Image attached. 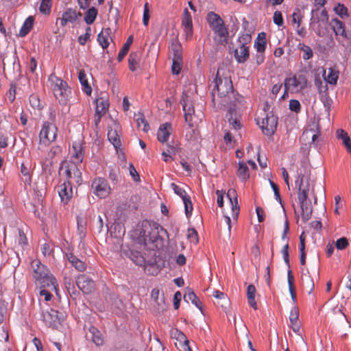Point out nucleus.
<instances>
[{
    "instance_id": "1",
    "label": "nucleus",
    "mask_w": 351,
    "mask_h": 351,
    "mask_svg": "<svg viewBox=\"0 0 351 351\" xmlns=\"http://www.w3.org/2000/svg\"><path fill=\"white\" fill-rule=\"evenodd\" d=\"M221 69H218L215 80L217 95L213 93V101L221 107L234 106L236 101L241 102L235 97L233 85L230 76L221 74Z\"/></svg>"
},
{
    "instance_id": "2",
    "label": "nucleus",
    "mask_w": 351,
    "mask_h": 351,
    "mask_svg": "<svg viewBox=\"0 0 351 351\" xmlns=\"http://www.w3.org/2000/svg\"><path fill=\"white\" fill-rule=\"evenodd\" d=\"M138 232L137 237L138 243L152 250L155 248H159L163 245V239L160 233H167V231L158 224L152 223L147 221L143 222Z\"/></svg>"
},
{
    "instance_id": "3",
    "label": "nucleus",
    "mask_w": 351,
    "mask_h": 351,
    "mask_svg": "<svg viewBox=\"0 0 351 351\" xmlns=\"http://www.w3.org/2000/svg\"><path fill=\"white\" fill-rule=\"evenodd\" d=\"M31 267L34 279L41 287H51V290L58 292L56 279L45 265L36 259L32 261Z\"/></svg>"
},
{
    "instance_id": "4",
    "label": "nucleus",
    "mask_w": 351,
    "mask_h": 351,
    "mask_svg": "<svg viewBox=\"0 0 351 351\" xmlns=\"http://www.w3.org/2000/svg\"><path fill=\"white\" fill-rule=\"evenodd\" d=\"M206 19L215 34V41L219 45H226L228 42L229 32L223 20L214 12H209Z\"/></svg>"
},
{
    "instance_id": "5",
    "label": "nucleus",
    "mask_w": 351,
    "mask_h": 351,
    "mask_svg": "<svg viewBox=\"0 0 351 351\" xmlns=\"http://www.w3.org/2000/svg\"><path fill=\"white\" fill-rule=\"evenodd\" d=\"M49 81L51 83L53 95L58 100L59 103L63 105L66 104L69 100L71 93V88L69 87L67 83L54 74L49 75Z\"/></svg>"
},
{
    "instance_id": "6",
    "label": "nucleus",
    "mask_w": 351,
    "mask_h": 351,
    "mask_svg": "<svg viewBox=\"0 0 351 351\" xmlns=\"http://www.w3.org/2000/svg\"><path fill=\"white\" fill-rule=\"evenodd\" d=\"M65 171L66 176L68 180V184L73 183L80 184L82 180V173L74 162H63L60 168V171Z\"/></svg>"
},
{
    "instance_id": "7",
    "label": "nucleus",
    "mask_w": 351,
    "mask_h": 351,
    "mask_svg": "<svg viewBox=\"0 0 351 351\" xmlns=\"http://www.w3.org/2000/svg\"><path fill=\"white\" fill-rule=\"evenodd\" d=\"M307 86V80L303 75L298 76L294 75L291 77L286 78L285 80V87L286 90L291 92H298L304 89Z\"/></svg>"
},
{
    "instance_id": "8",
    "label": "nucleus",
    "mask_w": 351,
    "mask_h": 351,
    "mask_svg": "<svg viewBox=\"0 0 351 351\" xmlns=\"http://www.w3.org/2000/svg\"><path fill=\"white\" fill-rule=\"evenodd\" d=\"M58 129L56 126L48 121L45 122L40 132V142L47 143L53 142L56 140Z\"/></svg>"
},
{
    "instance_id": "9",
    "label": "nucleus",
    "mask_w": 351,
    "mask_h": 351,
    "mask_svg": "<svg viewBox=\"0 0 351 351\" xmlns=\"http://www.w3.org/2000/svg\"><path fill=\"white\" fill-rule=\"evenodd\" d=\"M180 103L182 105L183 110L184 112L185 121L188 123V125L190 128H191L192 132H194L193 117L195 116V109L192 104V101L189 96L186 95L182 96Z\"/></svg>"
},
{
    "instance_id": "10",
    "label": "nucleus",
    "mask_w": 351,
    "mask_h": 351,
    "mask_svg": "<svg viewBox=\"0 0 351 351\" xmlns=\"http://www.w3.org/2000/svg\"><path fill=\"white\" fill-rule=\"evenodd\" d=\"M261 130L267 136H271L276 130L278 125V117L272 112H268L266 117L263 119L261 123Z\"/></svg>"
},
{
    "instance_id": "11",
    "label": "nucleus",
    "mask_w": 351,
    "mask_h": 351,
    "mask_svg": "<svg viewBox=\"0 0 351 351\" xmlns=\"http://www.w3.org/2000/svg\"><path fill=\"white\" fill-rule=\"evenodd\" d=\"M92 188L96 195L100 197H106L110 193V188L107 180L102 178L95 179L92 182Z\"/></svg>"
},
{
    "instance_id": "12",
    "label": "nucleus",
    "mask_w": 351,
    "mask_h": 351,
    "mask_svg": "<svg viewBox=\"0 0 351 351\" xmlns=\"http://www.w3.org/2000/svg\"><path fill=\"white\" fill-rule=\"evenodd\" d=\"M296 184H298L299 191H298V200H305L308 199L309 192V179L305 178V176L301 173L298 175V178L296 180Z\"/></svg>"
},
{
    "instance_id": "13",
    "label": "nucleus",
    "mask_w": 351,
    "mask_h": 351,
    "mask_svg": "<svg viewBox=\"0 0 351 351\" xmlns=\"http://www.w3.org/2000/svg\"><path fill=\"white\" fill-rule=\"evenodd\" d=\"M76 285L78 288L86 294L91 293L95 289V282L85 274L80 275L76 279Z\"/></svg>"
},
{
    "instance_id": "14",
    "label": "nucleus",
    "mask_w": 351,
    "mask_h": 351,
    "mask_svg": "<svg viewBox=\"0 0 351 351\" xmlns=\"http://www.w3.org/2000/svg\"><path fill=\"white\" fill-rule=\"evenodd\" d=\"M43 320L45 324L50 328H57L60 323L58 312L51 309L49 311L43 312L42 314Z\"/></svg>"
},
{
    "instance_id": "15",
    "label": "nucleus",
    "mask_w": 351,
    "mask_h": 351,
    "mask_svg": "<svg viewBox=\"0 0 351 351\" xmlns=\"http://www.w3.org/2000/svg\"><path fill=\"white\" fill-rule=\"evenodd\" d=\"M108 138L116 149L121 146L120 126L117 123L114 122L112 125L109 126Z\"/></svg>"
},
{
    "instance_id": "16",
    "label": "nucleus",
    "mask_w": 351,
    "mask_h": 351,
    "mask_svg": "<svg viewBox=\"0 0 351 351\" xmlns=\"http://www.w3.org/2000/svg\"><path fill=\"white\" fill-rule=\"evenodd\" d=\"M336 36H341L347 39L351 38V33L346 32L345 25L337 19H332L330 24Z\"/></svg>"
},
{
    "instance_id": "17",
    "label": "nucleus",
    "mask_w": 351,
    "mask_h": 351,
    "mask_svg": "<svg viewBox=\"0 0 351 351\" xmlns=\"http://www.w3.org/2000/svg\"><path fill=\"white\" fill-rule=\"evenodd\" d=\"M328 21V16L326 10H321L319 8L312 10L310 20L311 26L321 22L327 23Z\"/></svg>"
},
{
    "instance_id": "18",
    "label": "nucleus",
    "mask_w": 351,
    "mask_h": 351,
    "mask_svg": "<svg viewBox=\"0 0 351 351\" xmlns=\"http://www.w3.org/2000/svg\"><path fill=\"white\" fill-rule=\"evenodd\" d=\"M239 40L241 43V45L235 49L234 58L239 63H244L250 56L249 47L241 42V38Z\"/></svg>"
},
{
    "instance_id": "19",
    "label": "nucleus",
    "mask_w": 351,
    "mask_h": 351,
    "mask_svg": "<svg viewBox=\"0 0 351 351\" xmlns=\"http://www.w3.org/2000/svg\"><path fill=\"white\" fill-rule=\"evenodd\" d=\"M81 16L82 14L80 12H76L73 9H68L62 14L61 18L58 19V21H60L62 27H64L68 23H74Z\"/></svg>"
},
{
    "instance_id": "20",
    "label": "nucleus",
    "mask_w": 351,
    "mask_h": 351,
    "mask_svg": "<svg viewBox=\"0 0 351 351\" xmlns=\"http://www.w3.org/2000/svg\"><path fill=\"white\" fill-rule=\"evenodd\" d=\"M227 197L232 204V217L237 219L239 214L237 191L234 189H229L227 193Z\"/></svg>"
},
{
    "instance_id": "21",
    "label": "nucleus",
    "mask_w": 351,
    "mask_h": 351,
    "mask_svg": "<svg viewBox=\"0 0 351 351\" xmlns=\"http://www.w3.org/2000/svg\"><path fill=\"white\" fill-rule=\"evenodd\" d=\"M182 25L184 27V31L186 36H191L193 34V22L191 16L187 8L184 10Z\"/></svg>"
},
{
    "instance_id": "22",
    "label": "nucleus",
    "mask_w": 351,
    "mask_h": 351,
    "mask_svg": "<svg viewBox=\"0 0 351 351\" xmlns=\"http://www.w3.org/2000/svg\"><path fill=\"white\" fill-rule=\"evenodd\" d=\"M86 338L91 340L95 345L100 346L103 344V338L99 330L95 326H90L88 332H86Z\"/></svg>"
},
{
    "instance_id": "23",
    "label": "nucleus",
    "mask_w": 351,
    "mask_h": 351,
    "mask_svg": "<svg viewBox=\"0 0 351 351\" xmlns=\"http://www.w3.org/2000/svg\"><path fill=\"white\" fill-rule=\"evenodd\" d=\"M172 131L171 124L165 123L161 125L158 130L157 138L161 143L167 142Z\"/></svg>"
},
{
    "instance_id": "24",
    "label": "nucleus",
    "mask_w": 351,
    "mask_h": 351,
    "mask_svg": "<svg viewBox=\"0 0 351 351\" xmlns=\"http://www.w3.org/2000/svg\"><path fill=\"white\" fill-rule=\"evenodd\" d=\"M300 208L302 209V219L306 222L310 219L313 213L311 199H305L299 201Z\"/></svg>"
},
{
    "instance_id": "25",
    "label": "nucleus",
    "mask_w": 351,
    "mask_h": 351,
    "mask_svg": "<svg viewBox=\"0 0 351 351\" xmlns=\"http://www.w3.org/2000/svg\"><path fill=\"white\" fill-rule=\"evenodd\" d=\"M112 30L110 28L107 27L103 29L97 36V41L101 47L105 49L109 45V40H112L111 38Z\"/></svg>"
},
{
    "instance_id": "26",
    "label": "nucleus",
    "mask_w": 351,
    "mask_h": 351,
    "mask_svg": "<svg viewBox=\"0 0 351 351\" xmlns=\"http://www.w3.org/2000/svg\"><path fill=\"white\" fill-rule=\"evenodd\" d=\"M299 310L297 307H293L289 315V320L291 323V328L293 332L298 333L300 331V324L299 322Z\"/></svg>"
},
{
    "instance_id": "27",
    "label": "nucleus",
    "mask_w": 351,
    "mask_h": 351,
    "mask_svg": "<svg viewBox=\"0 0 351 351\" xmlns=\"http://www.w3.org/2000/svg\"><path fill=\"white\" fill-rule=\"evenodd\" d=\"M66 258L69 262L73 266L77 271H84L86 269V265L84 261L78 258L73 253H67L66 254Z\"/></svg>"
},
{
    "instance_id": "28",
    "label": "nucleus",
    "mask_w": 351,
    "mask_h": 351,
    "mask_svg": "<svg viewBox=\"0 0 351 351\" xmlns=\"http://www.w3.org/2000/svg\"><path fill=\"white\" fill-rule=\"evenodd\" d=\"M58 194L62 202H67L72 197L73 191L71 184L63 183L58 187Z\"/></svg>"
},
{
    "instance_id": "29",
    "label": "nucleus",
    "mask_w": 351,
    "mask_h": 351,
    "mask_svg": "<svg viewBox=\"0 0 351 351\" xmlns=\"http://www.w3.org/2000/svg\"><path fill=\"white\" fill-rule=\"evenodd\" d=\"M320 136V128L317 123H313L312 128L306 130L303 134L302 137H311V142L315 143V141Z\"/></svg>"
},
{
    "instance_id": "30",
    "label": "nucleus",
    "mask_w": 351,
    "mask_h": 351,
    "mask_svg": "<svg viewBox=\"0 0 351 351\" xmlns=\"http://www.w3.org/2000/svg\"><path fill=\"white\" fill-rule=\"evenodd\" d=\"M339 71L335 68L330 67L328 69V73L326 75V71L324 73V80L327 83L331 85H336L339 79Z\"/></svg>"
},
{
    "instance_id": "31",
    "label": "nucleus",
    "mask_w": 351,
    "mask_h": 351,
    "mask_svg": "<svg viewBox=\"0 0 351 351\" xmlns=\"http://www.w3.org/2000/svg\"><path fill=\"white\" fill-rule=\"evenodd\" d=\"M266 44V34L265 32L259 33L254 42V47H256L257 52H265Z\"/></svg>"
},
{
    "instance_id": "32",
    "label": "nucleus",
    "mask_w": 351,
    "mask_h": 351,
    "mask_svg": "<svg viewBox=\"0 0 351 351\" xmlns=\"http://www.w3.org/2000/svg\"><path fill=\"white\" fill-rule=\"evenodd\" d=\"M337 138L341 139L343 144L346 147L348 152H351V140L348 133L343 129H339L336 132Z\"/></svg>"
},
{
    "instance_id": "33",
    "label": "nucleus",
    "mask_w": 351,
    "mask_h": 351,
    "mask_svg": "<svg viewBox=\"0 0 351 351\" xmlns=\"http://www.w3.org/2000/svg\"><path fill=\"white\" fill-rule=\"evenodd\" d=\"M171 46L173 53V59H182V47L179 40L177 38L172 39Z\"/></svg>"
},
{
    "instance_id": "34",
    "label": "nucleus",
    "mask_w": 351,
    "mask_h": 351,
    "mask_svg": "<svg viewBox=\"0 0 351 351\" xmlns=\"http://www.w3.org/2000/svg\"><path fill=\"white\" fill-rule=\"evenodd\" d=\"M34 19L33 16H29L24 22V23L23 24L20 31H19V35L21 36V37H24L29 32L30 30L32 29L33 27V25H34Z\"/></svg>"
},
{
    "instance_id": "35",
    "label": "nucleus",
    "mask_w": 351,
    "mask_h": 351,
    "mask_svg": "<svg viewBox=\"0 0 351 351\" xmlns=\"http://www.w3.org/2000/svg\"><path fill=\"white\" fill-rule=\"evenodd\" d=\"M184 300L186 302H191L202 312V302L193 291H189L186 292L184 295Z\"/></svg>"
},
{
    "instance_id": "36",
    "label": "nucleus",
    "mask_w": 351,
    "mask_h": 351,
    "mask_svg": "<svg viewBox=\"0 0 351 351\" xmlns=\"http://www.w3.org/2000/svg\"><path fill=\"white\" fill-rule=\"evenodd\" d=\"M96 114H99L100 115H105L108 107L109 104L107 100L104 99L103 98H99L96 99Z\"/></svg>"
},
{
    "instance_id": "37",
    "label": "nucleus",
    "mask_w": 351,
    "mask_h": 351,
    "mask_svg": "<svg viewBox=\"0 0 351 351\" xmlns=\"http://www.w3.org/2000/svg\"><path fill=\"white\" fill-rule=\"evenodd\" d=\"M141 59L140 53L138 51L132 52L128 58L129 68L131 71L136 70L137 65Z\"/></svg>"
},
{
    "instance_id": "38",
    "label": "nucleus",
    "mask_w": 351,
    "mask_h": 351,
    "mask_svg": "<svg viewBox=\"0 0 351 351\" xmlns=\"http://www.w3.org/2000/svg\"><path fill=\"white\" fill-rule=\"evenodd\" d=\"M79 80L82 86L84 91L88 95H90L92 93V88L88 82V80L86 79V75L84 70H80L78 75Z\"/></svg>"
},
{
    "instance_id": "39",
    "label": "nucleus",
    "mask_w": 351,
    "mask_h": 351,
    "mask_svg": "<svg viewBox=\"0 0 351 351\" xmlns=\"http://www.w3.org/2000/svg\"><path fill=\"white\" fill-rule=\"evenodd\" d=\"M256 288L253 285H248L247 288V297L250 305L254 308L257 309V304L255 300Z\"/></svg>"
},
{
    "instance_id": "40",
    "label": "nucleus",
    "mask_w": 351,
    "mask_h": 351,
    "mask_svg": "<svg viewBox=\"0 0 351 351\" xmlns=\"http://www.w3.org/2000/svg\"><path fill=\"white\" fill-rule=\"evenodd\" d=\"M133 42V37L132 36H129L127 39L125 43L123 45L122 49L119 51L118 56H117V60L119 62H121L124 57L126 56V54L128 53L129 49L130 48V46Z\"/></svg>"
},
{
    "instance_id": "41",
    "label": "nucleus",
    "mask_w": 351,
    "mask_h": 351,
    "mask_svg": "<svg viewBox=\"0 0 351 351\" xmlns=\"http://www.w3.org/2000/svg\"><path fill=\"white\" fill-rule=\"evenodd\" d=\"M234 114H235L234 108H233L232 106H230L226 117L232 128L235 130H237L240 128L241 124L237 119L233 118Z\"/></svg>"
},
{
    "instance_id": "42",
    "label": "nucleus",
    "mask_w": 351,
    "mask_h": 351,
    "mask_svg": "<svg viewBox=\"0 0 351 351\" xmlns=\"http://www.w3.org/2000/svg\"><path fill=\"white\" fill-rule=\"evenodd\" d=\"M298 48L303 52L302 58L304 60H307L313 58V52L309 46L306 45L304 43H299Z\"/></svg>"
},
{
    "instance_id": "43",
    "label": "nucleus",
    "mask_w": 351,
    "mask_h": 351,
    "mask_svg": "<svg viewBox=\"0 0 351 351\" xmlns=\"http://www.w3.org/2000/svg\"><path fill=\"white\" fill-rule=\"evenodd\" d=\"M302 280L304 287L308 291V293H311L314 288V283L311 276L308 274H302Z\"/></svg>"
},
{
    "instance_id": "44",
    "label": "nucleus",
    "mask_w": 351,
    "mask_h": 351,
    "mask_svg": "<svg viewBox=\"0 0 351 351\" xmlns=\"http://www.w3.org/2000/svg\"><path fill=\"white\" fill-rule=\"evenodd\" d=\"M97 15V10L95 8L92 7V8H89L85 14L84 20H85L86 23L88 25L92 24L95 21Z\"/></svg>"
},
{
    "instance_id": "45",
    "label": "nucleus",
    "mask_w": 351,
    "mask_h": 351,
    "mask_svg": "<svg viewBox=\"0 0 351 351\" xmlns=\"http://www.w3.org/2000/svg\"><path fill=\"white\" fill-rule=\"evenodd\" d=\"M239 169H238V176L243 180H245L250 177V174L248 172V167L243 162L239 163Z\"/></svg>"
},
{
    "instance_id": "46",
    "label": "nucleus",
    "mask_w": 351,
    "mask_h": 351,
    "mask_svg": "<svg viewBox=\"0 0 351 351\" xmlns=\"http://www.w3.org/2000/svg\"><path fill=\"white\" fill-rule=\"evenodd\" d=\"M51 0H42L39 7V11L44 14H49L51 12Z\"/></svg>"
},
{
    "instance_id": "47",
    "label": "nucleus",
    "mask_w": 351,
    "mask_h": 351,
    "mask_svg": "<svg viewBox=\"0 0 351 351\" xmlns=\"http://www.w3.org/2000/svg\"><path fill=\"white\" fill-rule=\"evenodd\" d=\"M315 84L317 87L319 95H323L328 93V88L326 84H324L319 78L315 80Z\"/></svg>"
},
{
    "instance_id": "48",
    "label": "nucleus",
    "mask_w": 351,
    "mask_h": 351,
    "mask_svg": "<svg viewBox=\"0 0 351 351\" xmlns=\"http://www.w3.org/2000/svg\"><path fill=\"white\" fill-rule=\"evenodd\" d=\"M182 65V59H173L171 66L172 73L178 75L180 73Z\"/></svg>"
},
{
    "instance_id": "49",
    "label": "nucleus",
    "mask_w": 351,
    "mask_h": 351,
    "mask_svg": "<svg viewBox=\"0 0 351 351\" xmlns=\"http://www.w3.org/2000/svg\"><path fill=\"white\" fill-rule=\"evenodd\" d=\"M170 332L171 337L175 338L178 342L183 341L186 338V335L177 328L171 329Z\"/></svg>"
},
{
    "instance_id": "50",
    "label": "nucleus",
    "mask_w": 351,
    "mask_h": 351,
    "mask_svg": "<svg viewBox=\"0 0 351 351\" xmlns=\"http://www.w3.org/2000/svg\"><path fill=\"white\" fill-rule=\"evenodd\" d=\"M86 221L83 218H77V231L80 238L85 237Z\"/></svg>"
},
{
    "instance_id": "51",
    "label": "nucleus",
    "mask_w": 351,
    "mask_h": 351,
    "mask_svg": "<svg viewBox=\"0 0 351 351\" xmlns=\"http://www.w3.org/2000/svg\"><path fill=\"white\" fill-rule=\"evenodd\" d=\"M171 187L174 191L175 193L179 195L182 199V200L189 197L182 188L180 187L175 183L171 184Z\"/></svg>"
},
{
    "instance_id": "52",
    "label": "nucleus",
    "mask_w": 351,
    "mask_h": 351,
    "mask_svg": "<svg viewBox=\"0 0 351 351\" xmlns=\"http://www.w3.org/2000/svg\"><path fill=\"white\" fill-rule=\"evenodd\" d=\"M334 10L342 19L348 16V9L343 4L339 3L334 8Z\"/></svg>"
},
{
    "instance_id": "53",
    "label": "nucleus",
    "mask_w": 351,
    "mask_h": 351,
    "mask_svg": "<svg viewBox=\"0 0 351 351\" xmlns=\"http://www.w3.org/2000/svg\"><path fill=\"white\" fill-rule=\"evenodd\" d=\"M187 238L194 244H197L198 243L197 232L195 228H189L188 230Z\"/></svg>"
},
{
    "instance_id": "54",
    "label": "nucleus",
    "mask_w": 351,
    "mask_h": 351,
    "mask_svg": "<svg viewBox=\"0 0 351 351\" xmlns=\"http://www.w3.org/2000/svg\"><path fill=\"white\" fill-rule=\"evenodd\" d=\"M64 286L69 294H75V286L71 278H64Z\"/></svg>"
},
{
    "instance_id": "55",
    "label": "nucleus",
    "mask_w": 351,
    "mask_h": 351,
    "mask_svg": "<svg viewBox=\"0 0 351 351\" xmlns=\"http://www.w3.org/2000/svg\"><path fill=\"white\" fill-rule=\"evenodd\" d=\"M136 123L138 128L141 127V124L143 125V131L146 132L149 130V125L143 114H140L138 115V117L136 118Z\"/></svg>"
},
{
    "instance_id": "56",
    "label": "nucleus",
    "mask_w": 351,
    "mask_h": 351,
    "mask_svg": "<svg viewBox=\"0 0 351 351\" xmlns=\"http://www.w3.org/2000/svg\"><path fill=\"white\" fill-rule=\"evenodd\" d=\"M189 341L186 338V339L183 340V341H179L178 343H175L176 346L180 351H192L191 348L189 347Z\"/></svg>"
},
{
    "instance_id": "57",
    "label": "nucleus",
    "mask_w": 351,
    "mask_h": 351,
    "mask_svg": "<svg viewBox=\"0 0 351 351\" xmlns=\"http://www.w3.org/2000/svg\"><path fill=\"white\" fill-rule=\"evenodd\" d=\"M183 202L184 204V209H185V214L187 217H189L191 215V213L193 210V204L191 201L190 197H186L183 200Z\"/></svg>"
},
{
    "instance_id": "58",
    "label": "nucleus",
    "mask_w": 351,
    "mask_h": 351,
    "mask_svg": "<svg viewBox=\"0 0 351 351\" xmlns=\"http://www.w3.org/2000/svg\"><path fill=\"white\" fill-rule=\"evenodd\" d=\"M91 32V28L87 27L86 29V33L84 35H81L78 37V42L80 45H84L87 40L90 38Z\"/></svg>"
},
{
    "instance_id": "59",
    "label": "nucleus",
    "mask_w": 351,
    "mask_h": 351,
    "mask_svg": "<svg viewBox=\"0 0 351 351\" xmlns=\"http://www.w3.org/2000/svg\"><path fill=\"white\" fill-rule=\"evenodd\" d=\"M273 20L274 23L279 27L282 26L284 24L282 13L278 10L274 13Z\"/></svg>"
},
{
    "instance_id": "60",
    "label": "nucleus",
    "mask_w": 351,
    "mask_h": 351,
    "mask_svg": "<svg viewBox=\"0 0 351 351\" xmlns=\"http://www.w3.org/2000/svg\"><path fill=\"white\" fill-rule=\"evenodd\" d=\"M269 184L274 192V195H275V197H276V199L280 202V204L282 206V199H281V197H280V191H279V188L278 186V185L276 184H275L272 180H269Z\"/></svg>"
},
{
    "instance_id": "61",
    "label": "nucleus",
    "mask_w": 351,
    "mask_h": 351,
    "mask_svg": "<svg viewBox=\"0 0 351 351\" xmlns=\"http://www.w3.org/2000/svg\"><path fill=\"white\" fill-rule=\"evenodd\" d=\"M335 245L336 247L339 250H344L348 245V241L347 238L341 237L337 239Z\"/></svg>"
},
{
    "instance_id": "62",
    "label": "nucleus",
    "mask_w": 351,
    "mask_h": 351,
    "mask_svg": "<svg viewBox=\"0 0 351 351\" xmlns=\"http://www.w3.org/2000/svg\"><path fill=\"white\" fill-rule=\"evenodd\" d=\"M289 109L295 112H299L301 109L300 103L296 99L289 101Z\"/></svg>"
},
{
    "instance_id": "63",
    "label": "nucleus",
    "mask_w": 351,
    "mask_h": 351,
    "mask_svg": "<svg viewBox=\"0 0 351 351\" xmlns=\"http://www.w3.org/2000/svg\"><path fill=\"white\" fill-rule=\"evenodd\" d=\"M149 10L148 3H145L144 5V11H143V23L145 26L148 25L149 20Z\"/></svg>"
},
{
    "instance_id": "64",
    "label": "nucleus",
    "mask_w": 351,
    "mask_h": 351,
    "mask_svg": "<svg viewBox=\"0 0 351 351\" xmlns=\"http://www.w3.org/2000/svg\"><path fill=\"white\" fill-rule=\"evenodd\" d=\"M281 252L282 254L283 258H284V261H285L286 265L288 266V267H289L290 263H289V244L288 243H287L283 247Z\"/></svg>"
}]
</instances>
